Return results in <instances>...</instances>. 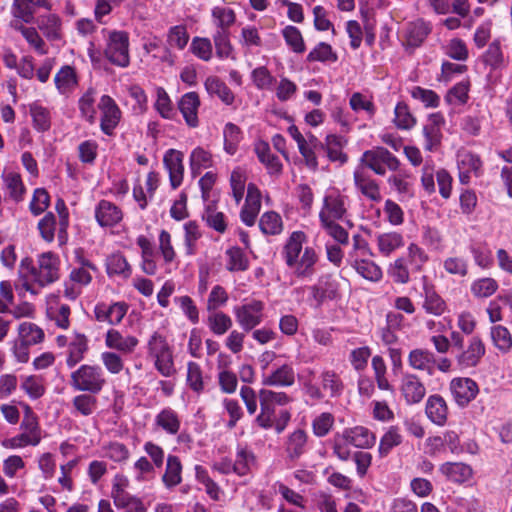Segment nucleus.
Here are the masks:
<instances>
[{
	"label": "nucleus",
	"instance_id": "nucleus-1",
	"mask_svg": "<svg viewBox=\"0 0 512 512\" xmlns=\"http://www.w3.org/2000/svg\"><path fill=\"white\" fill-rule=\"evenodd\" d=\"M59 276V257L52 252H44L38 255L36 265L28 258L22 259L19 283L15 289L20 297H25L26 293L37 296L43 287L57 281Z\"/></svg>",
	"mask_w": 512,
	"mask_h": 512
},
{
	"label": "nucleus",
	"instance_id": "nucleus-2",
	"mask_svg": "<svg viewBox=\"0 0 512 512\" xmlns=\"http://www.w3.org/2000/svg\"><path fill=\"white\" fill-rule=\"evenodd\" d=\"M306 235L294 231L287 239L281 252L285 264L298 279H311L316 272L319 256L313 247L303 248Z\"/></svg>",
	"mask_w": 512,
	"mask_h": 512
},
{
	"label": "nucleus",
	"instance_id": "nucleus-3",
	"mask_svg": "<svg viewBox=\"0 0 512 512\" xmlns=\"http://www.w3.org/2000/svg\"><path fill=\"white\" fill-rule=\"evenodd\" d=\"M148 355L153 359L156 370L164 377L175 375L173 351L166 337L154 332L147 343Z\"/></svg>",
	"mask_w": 512,
	"mask_h": 512
},
{
	"label": "nucleus",
	"instance_id": "nucleus-4",
	"mask_svg": "<svg viewBox=\"0 0 512 512\" xmlns=\"http://www.w3.org/2000/svg\"><path fill=\"white\" fill-rule=\"evenodd\" d=\"M104 55L114 65L127 67L130 63L129 37L124 31L103 29Z\"/></svg>",
	"mask_w": 512,
	"mask_h": 512
},
{
	"label": "nucleus",
	"instance_id": "nucleus-5",
	"mask_svg": "<svg viewBox=\"0 0 512 512\" xmlns=\"http://www.w3.org/2000/svg\"><path fill=\"white\" fill-rule=\"evenodd\" d=\"M358 166L364 167V169H370L375 174L383 176L386 174V170L397 171L400 162L391 152L384 147H375L373 149L365 151L361 158Z\"/></svg>",
	"mask_w": 512,
	"mask_h": 512
},
{
	"label": "nucleus",
	"instance_id": "nucleus-6",
	"mask_svg": "<svg viewBox=\"0 0 512 512\" xmlns=\"http://www.w3.org/2000/svg\"><path fill=\"white\" fill-rule=\"evenodd\" d=\"M264 307L262 301L251 299L233 308L236 322L244 332H250L262 323Z\"/></svg>",
	"mask_w": 512,
	"mask_h": 512
},
{
	"label": "nucleus",
	"instance_id": "nucleus-7",
	"mask_svg": "<svg viewBox=\"0 0 512 512\" xmlns=\"http://www.w3.org/2000/svg\"><path fill=\"white\" fill-rule=\"evenodd\" d=\"M43 438V431L39 423H21L20 433L1 441L5 449H23L28 446L36 447Z\"/></svg>",
	"mask_w": 512,
	"mask_h": 512
},
{
	"label": "nucleus",
	"instance_id": "nucleus-8",
	"mask_svg": "<svg viewBox=\"0 0 512 512\" xmlns=\"http://www.w3.org/2000/svg\"><path fill=\"white\" fill-rule=\"evenodd\" d=\"M100 112V129L107 136H114L115 130L121 122L122 111L116 101L103 95L98 103Z\"/></svg>",
	"mask_w": 512,
	"mask_h": 512
},
{
	"label": "nucleus",
	"instance_id": "nucleus-9",
	"mask_svg": "<svg viewBox=\"0 0 512 512\" xmlns=\"http://www.w3.org/2000/svg\"><path fill=\"white\" fill-rule=\"evenodd\" d=\"M486 354V346L479 335H472L468 339L466 348H462L456 355L455 360L460 370H467L477 367Z\"/></svg>",
	"mask_w": 512,
	"mask_h": 512
},
{
	"label": "nucleus",
	"instance_id": "nucleus-10",
	"mask_svg": "<svg viewBox=\"0 0 512 512\" xmlns=\"http://www.w3.org/2000/svg\"><path fill=\"white\" fill-rule=\"evenodd\" d=\"M58 347H68L66 364L69 368L76 366L84 358L88 350V341L84 334L74 333L71 336L59 335L56 337Z\"/></svg>",
	"mask_w": 512,
	"mask_h": 512
},
{
	"label": "nucleus",
	"instance_id": "nucleus-11",
	"mask_svg": "<svg viewBox=\"0 0 512 512\" xmlns=\"http://www.w3.org/2000/svg\"><path fill=\"white\" fill-rule=\"evenodd\" d=\"M347 211V197L337 190L327 192L319 212L320 222L341 220Z\"/></svg>",
	"mask_w": 512,
	"mask_h": 512
},
{
	"label": "nucleus",
	"instance_id": "nucleus-12",
	"mask_svg": "<svg viewBox=\"0 0 512 512\" xmlns=\"http://www.w3.org/2000/svg\"><path fill=\"white\" fill-rule=\"evenodd\" d=\"M431 31V23L422 18L408 22L401 31L403 45L407 48H417L422 45Z\"/></svg>",
	"mask_w": 512,
	"mask_h": 512
},
{
	"label": "nucleus",
	"instance_id": "nucleus-13",
	"mask_svg": "<svg viewBox=\"0 0 512 512\" xmlns=\"http://www.w3.org/2000/svg\"><path fill=\"white\" fill-rule=\"evenodd\" d=\"M309 449L308 433L301 428H297L288 433L283 443L285 459L288 462L298 461Z\"/></svg>",
	"mask_w": 512,
	"mask_h": 512
},
{
	"label": "nucleus",
	"instance_id": "nucleus-14",
	"mask_svg": "<svg viewBox=\"0 0 512 512\" xmlns=\"http://www.w3.org/2000/svg\"><path fill=\"white\" fill-rule=\"evenodd\" d=\"M354 185L357 191L372 202H380L382 194L379 183L362 166H357L353 173Z\"/></svg>",
	"mask_w": 512,
	"mask_h": 512
},
{
	"label": "nucleus",
	"instance_id": "nucleus-15",
	"mask_svg": "<svg viewBox=\"0 0 512 512\" xmlns=\"http://www.w3.org/2000/svg\"><path fill=\"white\" fill-rule=\"evenodd\" d=\"M450 390L456 403L461 406H467L479 392L477 383L471 378H454L450 383Z\"/></svg>",
	"mask_w": 512,
	"mask_h": 512
},
{
	"label": "nucleus",
	"instance_id": "nucleus-16",
	"mask_svg": "<svg viewBox=\"0 0 512 512\" xmlns=\"http://www.w3.org/2000/svg\"><path fill=\"white\" fill-rule=\"evenodd\" d=\"M457 166L460 182L468 184L471 173H474L475 176L481 174L482 161L477 154L468 150H461L457 154Z\"/></svg>",
	"mask_w": 512,
	"mask_h": 512
},
{
	"label": "nucleus",
	"instance_id": "nucleus-17",
	"mask_svg": "<svg viewBox=\"0 0 512 512\" xmlns=\"http://www.w3.org/2000/svg\"><path fill=\"white\" fill-rule=\"evenodd\" d=\"M183 160V153L175 149H169L164 154L163 164L169 174L170 185L173 189L178 188L183 182Z\"/></svg>",
	"mask_w": 512,
	"mask_h": 512
},
{
	"label": "nucleus",
	"instance_id": "nucleus-18",
	"mask_svg": "<svg viewBox=\"0 0 512 512\" xmlns=\"http://www.w3.org/2000/svg\"><path fill=\"white\" fill-rule=\"evenodd\" d=\"M400 391L407 404H417L426 395V388L420 378L411 373L402 376Z\"/></svg>",
	"mask_w": 512,
	"mask_h": 512
},
{
	"label": "nucleus",
	"instance_id": "nucleus-19",
	"mask_svg": "<svg viewBox=\"0 0 512 512\" xmlns=\"http://www.w3.org/2000/svg\"><path fill=\"white\" fill-rule=\"evenodd\" d=\"M261 209V192L255 184H248L245 205L240 217L244 224L253 226Z\"/></svg>",
	"mask_w": 512,
	"mask_h": 512
},
{
	"label": "nucleus",
	"instance_id": "nucleus-20",
	"mask_svg": "<svg viewBox=\"0 0 512 512\" xmlns=\"http://www.w3.org/2000/svg\"><path fill=\"white\" fill-rule=\"evenodd\" d=\"M443 124L444 118L440 113H433L429 116L427 123L423 127L425 150L434 151L440 146L442 139L441 129Z\"/></svg>",
	"mask_w": 512,
	"mask_h": 512
},
{
	"label": "nucleus",
	"instance_id": "nucleus-21",
	"mask_svg": "<svg viewBox=\"0 0 512 512\" xmlns=\"http://www.w3.org/2000/svg\"><path fill=\"white\" fill-rule=\"evenodd\" d=\"M375 243L381 256L389 257L398 249L404 247V236L397 231L380 232L375 234Z\"/></svg>",
	"mask_w": 512,
	"mask_h": 512
},
{
	"label": "nucleus",
	"instance_id": "nucleus-22",
	"mask_svg": "<svg viewBox=\"0 0 512 512\" xmlns=\"http://www.w3.org/2000/svg\"><path fill=\"white\" fill-rule=\"evenodd\" d=\"M342 439L347 441L351 446L361 449L370 448L375 444V435L366 427L355 426L347 428L339 433Z\"/></svg>",
	"mask_w": 512,
	"mask_h": 512
},
{
	"label": "nucleus",
	"instance_id": "nucleus-23",
	"mask_svg": "<svg viewBox=\"0 0 512 512\" xmlns=\"http://www.w3.org/2000/svg\"><path fill=\"white\" fill-rule=\"evenodd\" d=\"M199 106L200 99L196 92L185 93L178 101V109L189 127L195 128L199 125Z\"/></svg>",
	"mask_w": 512,
	"mask_h": 512
},
{
	"label": "nucleus",
	"instance_id": "nucleus-24",
	"mask_svg": "<svg viewBox=\"0 0 512 512\" xmlns=\"http://www.w3.org/2000/svg\"><path fill=\"white\" fill-rule=\"evenodd\" d=\"M71 386L78 391L96 390V368L92 365H81L71 374Z\"/></svg>",
	"mask_w": 512,
	"mask_h": 512
},
{
	"label": "nucleus",
	"instance_id": "nucleus-25",
	"mask_svg": "<svg viewBox=\"0 0 512 512\" xmlns=\"http://www.w3.org/2000/svg\"><path fill=\"white\" fill-rule=\"evenodd\" d=\"M1 179L8 196L15 202L23 201L26 187L21 174L15 170L4 169L1 173Z\"/></svg>",
	"mask_w": 512,
	"mask_h": 512
},
{
	"label": "nucleus",
	"instance_id": "nucleus-26",
	"mask_svg": "<svg viewBox=\"0 0 512 512\" xmlns=\"http://www.w3.org/2000/svg\"><path fill=\"white\" fill-rule=\"evenodd\" d=\"M295 382V372L291 365L283 364L270 374H264L262 384L266 386L289 387Z\"/></svg>",
	"mask_w": 512,
	"mask_h": 512
},
{
	"label": "nucleus",
	"instance_id": "nucleus-27",
	"mask_svg": "<svg viewBox=\"0 0 512 512\" xmlns=\"http://www.w3.org/2000/svg\"><path fill=\"white\" fill-rule=\"evenodd\" d=\"M425 412L432 423L438 426L445 425L448 416V406L440 395H431L427 399Z\"/></svg>",
	"mask_w": 512,
	"mask_h": 512
},
{
	"label": "nucleus",
	"instance_id": "nucleus-28",
	"mask_svg": "<svg viewBox=\"0 0 512 512\" xmlns=\"http://www.w3.org/2000/svg\"><path fill=\"white\" fill-rule=\"evenodd\" d=\"M137 245L141 249V268L147 275H155L157 272L156 255L157 251L154 249L152 242L144 235L138 236Z\"/></svg>",
	"mask_w": 512,
	"mask_h": 512
},
{
	"label": "nucleus",
	"instance_id": "nucleus-29",
	"mask_svg": "<svg viewBox=\"0 0 512 512\" xmlns=\"http://www.w3.org/2000/svg\"><path fill=\"white\" fill-rule=\"evenodd\" d=\"M46 313L48 318L54 321L58 327L63 329L68 328L70 307L66 304L59 303L57 296L50 295L48 297Z\"/></svg>",
	"mask_w": 512,
	"mask_h": 512
},
{
	"label": "nucleus",
	"instance_id": "nucleus-30",
	"mask_svg": "<svg viewBox=\"0 0 512 512\" xmlns=\"http://www.w3.org/2000/svg\"><path fill=\"white\" fill-rule=\"evenodd\" d=\"M51 9L46 0H14V16L25 23H30L34 18L37 8Z\"/></svg>",
	"mask_w": 512,
	"mask_h": 512
},
{
	"label": "nucleus",
	"instance_id": "nucleus-31",
	"mask_svg": "<svg viewBox=\"0 0 512 512\" xmlns=\"http://www.w3.org/2000/svg\"><path fill=\"white\" fill-rule=\"evenodd\" d=\"M422 308L426 313L434 316H442L447 311L444 299L429 285L423 287Z\"/></svg>",
	"mask_w": 512,
	"mask_h": 512
},
{
	"label": "nucleus",
	"instance_id": "nucleus-32",
	"mask_svg": "<svg viewBox=\"0 0 512 512\" xmlns=\"http://www.w3.org/2000/svg\"><path fill=\"white\" fill-rule=\"evenodd\" d=\"M349 263L360 276L368 281L378 282L382 279L383 273L381 268L367 257L361 258L353 256V261Z\"/></svg>",
	"mask_w": 512,
	"mask_h": 512
},
{
	"label": "nucleus",
	"instance_id": "nucleus-33",
	"mask_svg": "<svg viewBox=\"0 0 512 512\" xmlns=\"http://www.w3.org/2000/svg\"><path fill=\"white\" fill-rule=\"evenodd\" d=\"M54 83L60 94L69 95L76 89L78 85L75 69L69 65L63 66L55 74Z\"/></svg>",
	"mask_w": 512,
	"mask_h": 512
},
{
	"label": "nucleus",
	"instance_id": "nucleus-34",
	"mask_svg": "<svg viewBox=\"0 0 512 512\" xmlns=\"http://www.w3.org/2000/svg\"><path fill=\"white\" fill-rule=\"evenodd\" d=\"M155 425L169 435H176L181 427V421L176 411L167 407L155 416Z\"/></svg>",
	"mask_w": 512,
	"mask_h": 512
},
{
	"label": "nucleus",
	"instance_id": "nucleus-35",
	"mask_svg": "<svg viewBox=\"0 0 512 512\" xmlns=\"http://www.w3.org/2000/svg\"><path fill=\"white\" fill-rule=\"evenodd\" d=\"M36 23L47 39L56 40L61 37L62 21L58 15L52 13L40 15Z\"/></svg>",
	"mask_w": 512,
	"mask_h": 512
},
{
	"label": "nucleus",
	"instance_id": "nucleus-36",
	"mask_svg": "<svg viewBox=\"0 0 512 512\" xmlns=\"http://www.w3.org/2000/svg\"><path fill=\"white\" fill-rule=\"evenodd\" d=\"M162 482L167 489H172L182 482V464L178 456L168 455Z\"/></svg>",
	"mask_w": 512,
	"mask_h": 512
},
{
	"label": "nucleus",
	"instance_id": "nucleus-37",
	"mask_svg": "<svg viewBox=\"0 0 512 512\" xmlns=\"http://www.w3.org/2000/svg\"><path fill=\"white\" fill-rule=\"evenodd\" d=\"M105 343L106 346L111 349L128 353L134 350L138 344V340L134 336L124 337L119 331L109 329L106 334Z\"/></svg>",
	"mask_w": 512,
	"mask_h": 512
},
{
	"label": "nucleus",
	"instance_id": "nucleus-38",
	"mask_svg": "<svg viewBox=\"0 0 512 512\" xmlns=\"http://www.w3.org/2000/svg\"><path fill=\"white\" fill-rule=\"evenodd\" d=\"M128 311L125 302H115L110 306H98V321H107L111 325L119 324Z\"/></svg>",
	"mask_w": 512,
	"mask_h": 512
},
{
	"label": "nucleus",
	"instance_id": "nucleus-39",
	"mask_svg": "<svg viewBox=\"0 0 512 512\" xmlns=\"http://www.w3.org/2000/svg\"><path fill=\"white\" fill-rule=\"evenodd\" d=\"M255 152L261 163H263L270 174H280L282 164L280 159L271 153L268 143L260 141L255 145Z\"/></svg>",
	"mask_w": 512,
	"mask_h": 512
},
{
	"label": "nucleus",
	"instance_id": "nucleus-40",
	"mask_svg": "<svg viewBox=\"0 0 512 512\" xmlns=\"http://www.w3.org/2000/svg\"><path fill=\"white\" fill-rule=\"evenodd\" d=\"M440 471L449 480L456 483H463L472 476V469L469 465L461 462H447L440 466Z\"/></svg>",
	"mask_w": 512,
	"mask_h": 512
},
{
	"label": "nucleus",
	"instance_id": "nucleus-41",
	"mask_svg": "<svg viewBox=\"0 0 512 512\" xmlns=\"http://www.w3.org/2000/svg\"><path fill=\"white\" fill-rule=\"evenodd\" d=\"M225 267L230 272L245 271L249 267V259L240 247H230L225 251Z\"/></svg>",
	"mask_w": 512,
	"mask_h": 512
},
{
	"label": "nucleus",
	"instance_id": "nucleus-42",
	"mask_svg": "<svg viewBox=\"0 0 512 512\" xmlns=\"http://www.w3.org/2000/svg\"><path fill=\"white\" fill-rule=\"evenodd\" d=\"M121 210L113 203L101 201L98 203V224L101 226H114L122 220Z\"/></svg>",
	"mask_w": 512,
	"mask_h": 512
},
{
	"label": "nucleus",
	"instance_id": "nucleus-43",
	"mask_svg": "<svg viewBox=\"0 0 512 512\" xmlns=\"http://www.w3.org/2000/svg\"><path fill=\"white\" fill-rule=\"evenodd\" d=\"M205 89L210 95H215L226 105H231L234 101V94L230 88L218 77L209 76L205 83Z\"/></svg>",
	"mask_w": 512,
	"mask_h": 512
},
{
	"label": "nucleus",
	"instance_id": "nucleus-44",
	"mask_svg": "<svg viewBox=\"0 0 512 512\" xmlns=\"http://www.w3.org/2000/svg\"><path fill=\"white\" fill-rule=\"evenodd\" d=\"M17 332V339L30 346L42 343L45 337L44 331L32 322L20 323Z\"/></svg>",
	"mask_w": 512,
	"mask_h": 512
},
{
	"label": "nucleus",
	"instance_id": "nucleus-45",
	"mask_svg": "<svg viewBox=\"0 0 512 512\" xmlns=\"http://www.w3.org/2000/svg\"><path fill=\"white\" fill-rule=\"evenodd\" d=\"M490 338L495 348L501 353L507 354L512 350V335L505 326L500 324L491 326Z\"/></svg>",
	"mask_w": 512,
	"mask_h": 512
},
{
	"label": "nucleus",
	"instance_id": "nucleus-46",
	"mask_svg": "<svg viewBox=\"0 0 512 512\" xmlns=\"http://www.w3.org/2000/svg\"><path fill=\"white\" fill-rule=\"evenodd\" d=\"M256 464L254 453L244 447H239L236 452V459L233 462L234 473L239 476H245L250 473L252 467Z\"/></svg>",
	"mask_w": 512,
	"mask_h": 512
},
{
	"label": "nucleus",
	"instance_id": "nucleus-47",
	"mask_svg": "<svg viewBox=\"0 0 512 512\" xmlns=\"http://www.w3.org/2000/svg\"><path fill=\"white\" fill-rule=\"evenodd\" d=\"M207 325L215 335H224L232 327V319L222 311H208Z\"/></svg>",
	"mask_w": 512,
	"mask_h": 512
},
{
	"label": "nucleus",
	"instance_id": "nucleus-48",
	"mask_svg": "<svg viewBox=\"0 0 512 512\" xmlns=\"http://www.w3.org/2000/svg\"><path fill=\"white\" fill-rule=\"evenodd\" d=\"M212 19L217 30L229 31L236 21V14L233 9L226 6H215L211 11Z\"/></svg>",
	"mask_w": 512,
	"mask_h": 512
},
{
	"label": "nucleus",
	"instance_id": "nucleus-49",
	"mask_svg": "<svg viewBox=\"0 0 512 512\" xmlns=\"http://www.w3.org/2000/svg\"><path fill=\"white\" fill-rule=\"evenodd\" d=\"M433 354L424 349H414L409 353L408 363L416 370L427 371L432 373Z\"/></svg>",
	"mask_w": 512,
	"mask_h": 512
},
{
	"label": "nucleus",
	"instance_id": "nucleus-50",
	"mask_svg": "<svg viewBox=\"0 0 512 512\" xmlns=\"http://www.w3.org/2000/svg\"><path fill=\"white\" fill-rule=\"evenodd\" d=\"M212 163V155L202 147H196L190 154V169L193 176L199 175L203 169L211 167Z\"/></svg>",
	"mask_w": 512,
	"mask_h": 512
},
{
	"label": "nucleus",
	"instance_id": "nucleus-51",
	"mask_svg": "<svg viewBox=\"0 0 512 512\" xmlns=\"http://www.w3.org/2000/svg\"><path fill=\"white\" fill-rule=\"evenodd\" d=\"M106 270L109 275H119L123 278H128L131 275V267L120 253L112 254L107 258Z\"/></svg>",
	"mask_w": 512,
	"mask_h": 512
},
{
	"label": "nucleus",
	"instance_id": "nucleus-52",
	"mask_svg": "<svg viewBox=\"0 0 512 512\" xmlns=\"http://www.w3.org/2000/svg\"><path fill=\"white\" fill-rule=\"evenodd\" d=\"M322 389L329 393L331 397L339 396L344 388L340 376L333 370H324L321 373Z\"/></svg>",
	"mask_w": 512,
	"mask_h": 512
},
{
	"label": "nucleus",
	"instance_id": "nucleus-53",
	"mask_svg": "<svg viewBox=\"0 0 512 512\" xmlns=\"http://www.w3.org/2000/svg\"><path fill=\"white\" fill-rule=\"evenodd\" d=\"M55 210L58 214V243L63 246L68 241L67 229L69 226V211L63 199H58L55 203Z\"/></svg>",
	"mask_w": 512,
	"mask_h": 512
},
{
	"label": "nucleus",
	"instance_id": "nucleus-54",
	"mask_svg": "<svg viewBox=\"0 0 512 512\" xmlns=\"http://www.w3.org/2000/svg\"><path fill=\"white\" fill-rule=\"evenodd\" d=\"M157 254L162 257L165 264H171L177 258L176 251L172 244V237L166 230H161L159 233Z\"/></svg>",
	"mask_w": 512,
	"mask_h": 512
},
{
	"label": "nucleus",
	"instance_id": "nucleus-55",
	"mask_svg": "<svg viewBox=\"0 0 512 512\" xmlns=\"http://www.w3.org/2000/svg\"><path fill=\"white\" fill-rule=\"evenodd\" d=\"M393 122L398 129L409 130L416 124V118L406 103L399 102L394 109Z\"/></svg>",
	"mask_w": 512,
	"mask_h": 512
},
{
	"label": "nucleus",
	"instance_id": "nucleus-56",
	"mask_svg": "<svg viewBox=\"0 0 512 512\" xmlns=\"http://www.w3.org/2000/svg\"><path fill=\"white\" fill-rule=\"evenodd\" d=\"M202 233L195 221H188L184 224V247L186 255H193L196 252V242L201 238Z\"/></svg>",
	"mask_w": 512,
	"mask_h": 512
},
{
	"label": "nucleus",
	"instance_id": "nucleus-57",
	"mask_svg": "<svg viewBox=\"0 0 512 512\" xmlns=\"http://www.w3.org/2000/svg\"><path fill=\"white\" fill-rule=\"evenodd\" d=\"M497 289V281L490 277L477 279L471 284V293L476 298H488L492 296Z\"/></svg>",
	"mask_w": 512,
	"mask_h": 512
},
{
	"label": "nucleus",
	"instance_id": "nucleus-58",
	"mask_svg": "<svg viewBox=\"0 0 512 512\" xmlns=\"http://www.w3.org/2000/svg\"><path fill=\"white\" fill-rule=\"evenodd\" d=\"M156 111L164 119H173L175 110L172 101L167 94L166 90L162 87L156 89V101L154 103Z\"/></svg>",
	"mask_w": 512,
	"mask_h": 512
},
{
	"label": "nucleus",
	"instance_id": "nucleus-59",
	"mask_svg": "<svg viewBox=\"0 0 512 512\" xmlns=\"http://www.w3.org/2000/svg\"><path fill=\"white\" fill-rule=\"evenodd\" d=\"M259 227L264 234L277 235L283 229L281 216L276 212H266L260 218Z\"/></svg>",
	"mask_w": 512,
	"mask_h": 512
},
{
	"label": "nucleus",
	"instance_id": "nucleus-60",
	"mask_svg": "<svg viewBox=\"0 0 512 512\" xmlns=\"http://www.w3.org/2000/svg\"><path fill=\"white\" fill-rule=\"evenodd\" d=\"M338 59L336 52L333 51L331 45L320 42L307 55L309 62H336Z\"/></svg>",
	"mask_w": 512,
	"mask_h": 512
},
{
	"label": "nucleus",
	"instance_id": "nucleus-61",
	"mask_svg": "<svg viewBox=\"0 0 512 512\" xmlns=\"http://www.w3.org/2000/svg\"><path fill=\"white\" fill-rule=\"evenodd\" d=\"M388 275L394 282L399 284H406L410 280V272L407 260L404 257L397 258L389 265Z\"/></svg>",
	"mask_w": 512,
	"mask_h": 512
},
{
	"label": "nucleus",
	"instance_id": "nucleus-62",
	"mask_svg": "<svg viewBox=\"0 0 512 512\" xmlns=\"http://www.w3.org/2000/svg\"><path fill=\"white\" fill-rule=\"evenodd\" d=\"M213 42L216 54L220 59L229 58L232 54L233 47L230 42V32L225 30H216L213 34Z\"/></svg>",
	"mask_w": 512,
	"mask_h": 512
},
{
	"label": "nucleus",
	"instance_id": "nucleus-63",
	"mask_svg": "<svg viewBox=\"0 0 512 512\" xmlns=\"http://www.w3.org/2000/svg\"><path fill=\"white\" fill-rule=\"evenodd\" d=\"M349 105L354 112L364 111L369 118H372L376 112L372 99L360 92H355L351 95Z\"/></svg>",
	"mask_w": 512,
	"mask_h": 512
},
{
	"label": "nucleus",
	"instance_id": "nucleus-64",
	"mask_svg": "<svg viewBox=\"0 0 512 512\" xmlns=\"http://www.w3.org/2000/svg\"><path fill=\"white\" fill-rule=\"evenodd\" d=\"M38 230L44 241L47 243L53 242L55 238V232L58 231V222L56 216L52 212H48L38 222Z\"/></svg>",
	"mask_w": 512,
	"mask_h": 512
}]
</instances>
